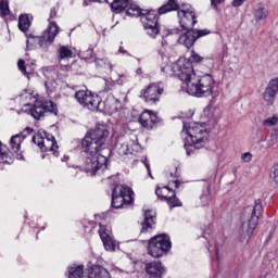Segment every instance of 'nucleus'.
<instances>
[{"instance_id": "nucleus-43", "label": "nucleus", "mask_w": 278, "mask_h": 278, "mask_svg": "<svg viewBox=\"0 0 278 278\" xmlns=\"http://www.w3.org/2000/svg\"><path fill=\"white\" fill-rule=\"evenodd\" d=\"M210 30L207 29H200V30H195V38L197 40H199V38H203V36H208Z\"/></svg>"}, {"instance_id": "nucleus-53", "label": "nucleus", "mask_w": 278, "mask_h": 278, "mask_svg": "<svg viewBox=\"0 0 278 278\" xmlns=\"http://www.w3.org/2000/svg\"><path fill=\"white\" fill-rule=\"evenodd\" d=\"M225 0H211V4L215 8H218V5H220V3H223Z\"/></svg>"}, {"instance_id": "nucleus-19", "label": "nucleus", "mask_w": 278, "mask_h": 278, "mask_svg": "<svg viewBox=\"0 0 278 278\" xmlns=\"http://www.w3.org/2000/svg\"><path fill=\"white\" fill-rule=\"evenodd\" d=\"M185 34L180 35L178 38L179 45H184L187 49L194 47L197 42V30L193 28L185 29Z\"/></svg>"}, {"instance_id": "nucleus-59", "label": "nucleus", "mask_w": 278, "mask_h": 278, "mask_svg": "<svg viewBox=\"0 0 278 278\" xmlns=\"http://www.w3.org/2000/svg\"><path fill=\"white\" fill-rule=\"evenodd\" d=\"M136 73H137V75H142V68H137V71H136Z\"/></svg>"}, {"instance_id": "nucleus-40", "label": "nucleus", "mask_w": 278, "mask_h": 278, "mask_svg": "<svg viewBox=\"0 0 278 278\" xmlns=\"http://www.w3.org/2000/svg\"><path fill=\"white\" fill-rule=\"evenodd\" d=\"M168 49V41L166 39H162L161 49H159L160 55H166V50Z\"/></svg>"}, {"instance_id": "nucleus-23", "label": "nucleus", "mask_w": 278, "mask_h": 278, "mask_svg": "<svg viewBox=\"0 0 278 278\" xmlns=\"http://www.w3.org/2000/svg\"><path fill=\"white\" fill-rule=\"evenodd\" d=\"M143 217L144 220L141 223V233H147V231H151L153 225H155V213L151 210L144 211Z\"/></svg>"}, {"instance_id": "nucleus-34", "label": "nucleus", "mask_w": 278, "mask_h": 278, "mask_svg": "<svg viewBox=\"0 0 278 278\" xmlns=\"http://www.w3.org/2000/svg\"><path fill=\"white\" fill-rule=\"evenodd\" d=\"M59 60H68L73 58V50L68 48V46H62L59 51Z\"/></svg>"}, {"instance_id": "nucleus-35", "label": "nucleus", "mask_w": 278, "mask_h": 278, "mask_svg": "<svg viewBox=\"0 0 278 278\" xmlns=\"http://www.w3.org/2000/svg\"><path fill=\"white\" fill-rule=\"evenodd\" d=\"M216 114V108L213 106V104H208L204 110H203V116L205 118H208V121H212Z\"/></svg>"}, {"instance_id": "nucleus-14", "label": "nucleus", "mask_w": 278, "mask_h": 278, "mask_svg": "<svg viewBox=\"0 0 278 278\" xmlns=\"http://www.w3.org/2000/svg\"><path fill=\"white\" fill-rule=\"evenodd\" d=\"M144 270L150 278H163L166 275V268L160 261L144 263Z\"/></svg>"}, {"instance_id": "nucleus-50", "label": "nucleus", "mask_w": 278, "mask_h": 278, "mask_svg": "<svg viewBox=\"0 0 278 278\" xmlns=\"http://www.w3.org/2000/svg\"><path fill=\"white\" fill-rule=\"evenodd\" d=\"M155 194L159 199H161L162 201H164V192L162 191V188L157 187L156 190H155Z\"/></svg>"}, {"instance_id": "nucleus-9", "label": "nucleus", "mask_w": 278, "mask_h": 278, "mask_svg": "<svg viewBox=\"0 0 278 278\" xmlns=\"http://www.w3.org/2000/svg\"><path fill=\"white\" fill-rule=\"evenodd\" d=\"M23 111L30 114L35 121H42L47 112L58 116V106L55 103H53V101H37L28 109H23Z\"/></svg>"}, {"instance_id": "nucleus-27", "label": "nucleus", "mask_w": 278, "mask_h": 278, "mask_svg": "<svg viewBox=\"0 0 278 278\" xmlns=\"http://www.w3.org/2000/svg\"><path fill=\"white\" fill-rule=\"evenodd\" d=\"M14 160L12 159V152L8 146L0 141V164H12Z\"/></svg>"}, {"instance_id": "nucleus-15", "label": "nucleus", "mask_w": 278, "mask_h": 278, "mask_svg": "<svg viewBox=\"0 0 278 278\" xmlns=\"http://www.w3.org/2000/svg\"><path fill=\"white\" fill-rule=\"evenodd\" d=\"M98 233L103 242L105 251H116V243L112 239V231L108 226L99 225Z\"/></svg>"}, {"instance_id": "nucleus-63", "label": "nucleus", "mask_w": 278, "mask_h": 278, "mask_svg": "<svg viewBox=\"0 0 278 278\" xmlns=\"http://www.w3.org/2000/svg\"><path fill=\"white\" fill-rule=\"evenodd\" d=\"M163 189H164V190H170L168 187H164Z\"/></svg>"}, {"instance_id": "nucleus-37", "label": "nucleus", "mask_w": 278, "mask_h": 278, "mask_svg": "<svg viewBox=\"0 0 278 278\" xmlns=\"http://www.w3.org/2000/svg\"><path fill=\"white\" fill-rule=\"evenodd\" d=\"M277 123H278V117L271 116V117L266 118L263 122V127H275L277 125Z\"/></svg>"}, {"instance_id": "nucleus-1", "label": "nucleus", "mask_w": 278, "mask_h": 278, "mask_svg": "<svg viewBox=\"0 0 278 278\" xmlns=\"http://www.w3.org/2000/svg\"><path fill=\"white\" fill-rule=\"evenodd\" d=\"M110 131L103 126L89 130L83 139L81 147L86 157L83 169L89 177L102 175L108 169V157L112 155V150L105 148V140Z\"/></svg>"}, {"instance_id": "nucleus-31", "label": "nucleus", "mask_w": 278, "mask_h": 278, "mask_svg": "<svg viewBox=\"0 0 278 278\" xmlns=\"http://www.w3.org/2000/svg\"><path fill=\"white\" fill-rule=\"evenodd\" d=\"M31 27V21H29V15H21L18 18V29L26 34Z\"/></svg>"}, {"instance_id": "nucleus-26", "label": "nucleus", "mask_w": 278, "mask_h": 278, "mask_svg": "<svg viewBox=\"0 0 278 278\" xmlns=\"http://www.w3.org/2000/svg\"><path fill=\"white\" fill-rule=\"evenodd\" d=\"M202 238H204L207 241L208 252L211 253V255L215 252L216 260L218 262L219 257H218V245L216 244V238L210 235V230L204 231L202 235Z\"/></svg>"}, {"instance_id": "nucleus-3", "label": "nucleus", "mask_w": 278, "mask_h": 278, "mask_svg": "<svg viewBox=\"0 0 278 278\" xmlns=\"http://www.w3.org/2000/svg\"><path fill=\"white\" fill-rule=\"evenodd\" d=\"M182 131L187 134V138L185 139L187 155H194L199 149H203L207 130L202 125L194 122H184Z\"/></svg>"}, {"instance_id": "nucleus-7", "label": "nucleus", "mask_w": 278, "mask_h": 278, "mask_svg": "<svg viewBox=\"0 0 278 278\" xmlns=\"http://www.w3.org/2000/svg\"><path fill=\"white\" fill-rule=\"evenodd\" d=\"M173 248V243H170V237L167 235H157L150 239L148 244V253L151 257H164Z\"/></svg>"}, {"instance_id": "nucleus-32", "label": "nucleus", "mask_w": 278, "mask_h": 278, "mask_svg": "<svg viewBox=\"0 0 278 278\" xmlns=\"http://www.w3.org/2000/svg\"><path fill=\"white\" fill-rule=\"evenodd\" d=\"M94 64L98 65L100 68H108V71L110 72L114 71V66L112 65L110 60H108V58H96Z\"/></svg>"}, {"instance_id": "nucleus-44", "label": "nucleus", "mask_w": 278, "mask_h": 278, "mask_svg": "<svg viewBox=\"0 0 278 278\" xmlns=\"http://www.w3.org/2000/svg\"><path fill=\"white\" fill-rule=\"evenodd\" d=\"M271 178L276 184H278V164H274L273 166Z\"/></svg>"}, {"instance_id": "nucleus-6", "label": "nucleus", "mask_w": 278, "mask_h": 278, "mask_svg": "<svg viewBox=\"0 0 278 278\" xmlns=\"http://www.w3.org/2000/svg\"><path fill=\"white\" fill-rule=\"evenodd\" d=\"M264 214V206L262 200H255L253 206H247L241 214V231L243 236L251 238L255 229H257V223H260V216Z\"/></svg>"}, {"instance_id": "nucleus-16", "label": "nucleus", "mask_w": 278, "mask_h": 278, "mask_svg": "<svg viewBox=\"0 0 278 278\" xmlns=\"http://www.w3.org/2000/svg\"><path fill=\"white\" fill-rule=\"evenodd\" d=\"M278 94V77L271 79L264 93H263V99L267 103V105H273L275 103V99H277Z\"/></svg>"}, {"instance_id": "nucleus-55", "label": "nucleus", "mask_w": 278, "mask_h": 278, "mask_svg": "<svg viewBox=\"0 0 278 278\" xmlns=\"http://www.w3.org/2000/svg\"><path fill=\"white\" fill-rule=\"evenodd\" d=\"M85 232L92 233V224H89V226H85Z\"/></svg>"}, {"instance_id": "nucleus-2", "label": "nucleus", "mask_w": 278, "mask_h": 278, "mask_svg": "<svg viewBox=\"0 0 278 278\" xmlns=\"http://www.w3.org/2000/svg\"><path fill=\"white\" fill-rule=\"evenodd\" d=\"M162 73H168L172 71L173 74L182 81L187 94L191 97L204 98L212 97L214 92V78L212 75L206 74L203 76L197 75L194 72V67L190 61H186V59H180L173 65H167L161 67Z\"/></svg>"}, {"instance_id": "nucleus-30", "label": "nucleus", "mask_w": 278, "mask_h": 278, "mask_svg": "<svg viewBox=\"0 0 278 278\" xmlns=\"http://www.w3.org/2000/svg\"><path fill=\"white\" fill-rule=\"evenodd\" d=\"M129 5V0H114L111 3V10L115 14H121Z\"/></svg>"}, {"instance_id": "nucleus-47", "label": "nucleus", "mask_w": 278, "mask_h": 278, "mask_svg": "<svg viewBox=\"0 0 278 278\" xmlns=\"http://www.w3.org/2000/svg\"><path fill=\"white\" fill-rule=\"evenodd\" d=\"M104 83H105V87H104L105 92H110V90H112V88L114 87V83L110 79H104Z\"/></svg>"}, {"instance_id": "nucleus-29", "label": "nucleus", "mask_w": 278, "mask_h": 278, "mask_svg": "<svg viewBox=\"0 0 278 278\" xmlns=\"http://www.w3.org/2000/svg\"><path fill=\"white\" fill-rule=\"evenodd\" d=\"M22 103H24V110L31 108V103L38 102V99L34 93L29 91H24L21 96Z\"/></svg>"}, {"instance_id": "nucleus-33", "label": "nucleus", "mask_w": 278, "mask_h": 278, "mask_svg": "<svg viewBox=\"0 0 278 278\" xmlns=\"http://www.w3.org/2000/svg\"><path fill=\"white\" fill-rule=\"evenodd\" d=\"M163 201H166L167 205L170 207V210H173V207H181V205H184L181 203V201L179 200V198H177L176 194L172 195V197H163Z\"/></svg>"}, {"instance_id": "nucleus-39", "label": "nucleus", "mask_w": 278, "mask_h": 278, "mask_svg": "<svg viewBox=\"0 0 278 278\" xmlns=\"http://www.w3.org/2000/svg\"><path fill=\"white\" fill-rule=\"evenodd\" d=\"M17 66L22 75H25V77H29V74L27 73V67L25 66V61L23 59L18 60Z\"/></svg>"}, {"instance_id": "nucleus-18", "label": "nucleus", "mask_w": 278, "mask_h": 278, "mask_svg": "<svg viewBox=\"0 0 278 278\" xmlns=\"http://www.w3.org/2000/svg\"><path fill=\"white\" fill-rule=\"evenodd\" d=\"M138 122L146 129H153V125H157V123H160V117L151 113V111H143L140 114Z\"/></svg>"}, {"instance_id": "nucleus-12", "label": "nucleus", "mask_w": 278, "mask_h": 278, "mask_svg": "<svg viewBox=\"0 0 278 278\" xmlns=\"http://www.w3.org/2000/svg\"><path fill=\"white\" fill-rule=\"evenodd\" d=\"M162 92H164V84L154 83L151 84L146 90H142L140 97L144 99L146 103L155 104L157 101H160Z\"/></svg>"}, {"instance_id": "nucleus-5", "label": "nucleus", "mask_w": 278, "mask_h": 278, "mask_svg": "<svg viewBox=\"0 0 278 278\" xmlns=\"http://www.w3.org/2000/svg\"><path fill=\"white\" fill-rule=\"evenodd\" d=\"M58 16V11L55 8L50 10V17L48 18L49 21V26L48 28L43 31L42 36H36L33 34H26V45L29 47V45H36V42L39 43V47L43 49V51H47L51 45H53L55 37L58 34H60V27L58 24L53 21L52 18H55Z\"/></svg>"}, {"instance_id": "nucleus-61", "label": "nucleus", "mask_w": 278, "mask_h": 278, "mask_svg": "<svg viewBox=\"0 0 278 278\" xmlns=\"http://www.w3.org/2000/svg\"><path fill=\"white\" fill-rule=\"evenodd\" d=\"M68 160H70L68 156H64V157L62 159V162H68Z\"/></svg>"}, {"instance_id": "nucleus-56", "label": "nucleus", "mask_w": 278, "mask_h": 278, "mask_svg": "<svg viewBox=\"0 0 278 278\" xmlns=\"http://www.w3.org/2000/svg\"><path fill=\"white\" fill-rule=\"evenodd\" d=\"M45 86H46V89H47V92H53V88L49 87V81H46L45 83Z\"/></svg>"}, {"instance_id": "nucleus-11", "label": "nucleus", "mask_w": 278, "mask_h": 278, "mask_svg": "<svg viewBox=\"0 0 278 278\" xmlns=\"http://www.w3.org/2000/svg\"><path fill=\"white\" fill-rule=\"evenodd\" d=\"M179 25L181 29H192L197 25V13L192 5L182 3L178 11Z\"/></svg>"}, {"instance_id": "nucleus-62", "label": "nucleus", "mask_w": 278, "mask_h": 278, "mask_svg": "<svg viewBox=\"0 0 278 278\" xmlns=\"http://www.w3.org/2000/svg\"><path fill=\"white\" fill-rule=\"evenodd\" d=\"M109 179H114L115 181L118 179L117 176H112V177H109Z\"/></svg>"}, {"instance_id": "nucleus-52", "label": "nucleus", "mask_w": 278, "mask_h": 278, "mask_svg": "<svg viewBox=\"0 0 278 278\" xmlns=\"http://www.w3.org/2000/svg\"><path fill=\"white\" fill-rule=\"evenodd\" d=\"M179 175H181V173L179 172V168H177V167L175 168L174 173L173 172L170 173V177L173 179H178Z\"/></svg>"}, {"instance_id": "nucleus-57", "label": "nucleus", "mask_w": 278, "mask_h": 278, "mask_svg": "<svg viewBox=\"0 0 278 278\" xmlns=\"http://www.w3.org/2000/svg\"><path fill=\"white\" fill-rule=\"evenodd\" d=\"M123 81H127V76H125V75L121 76L118 84H123Z\"/></svg>"}, {"instance_id": "nucleus-36", "label": "nucleus", "mask_w": 278, "mask_h": 278, "mask_svg": "<svg viewBox=\"0 0 278 278\" xmlns=\"http://www.w3.org/2000/svg\"><path fill=\"white\" fill-rule=\"evenodd\" d=\"M10 14V5L8 0H0V16L5 17Z\"/></svg>"}, {"instance_id": "nucleus-42", "label": "nucleus", "mask_w": 278, "mask_h": 278, "mask_svg": "<svg viewBox=\"0 0 278 278\" xmlns=\"http://www.w3.org/2000/svg\"><path fill=\"white\" fill-rule=\"evenodd\" d=\"M93 53L94 51L92 49H88L86 52H83L80 56L83 58V60H92Z\"/></svg>"}, {"instance_id": "nucleus-22", "label": "nucleus", "mask_w": 278, "mask_h": 278, "mask_svg": "<svg viewBox=\"0 0 278 278\" xmlns=\"http://www.w3.org/2000/svg\"><path fill=\"white\" fill-rule=\"evenodd\" d=\"M142 147L136 141H130L128 143H124L118 148L119 155H134L135 153L140 152Z\"/></svg>"}, {"instance_id": "nucleus-38", "label": "nucleus", "mask_w": 278, "mask_h": 278, "mask_svg": "<svg viewBox=\"0 0 278 278\" xmlns=\"http://www.w3.org/2000/svg\"><path fill=\"white\" fill-rule=\"evenodd\" d=\"M203 60H205V58L199 55V53H197V52H192L189 58V61H190L189 64H192V62L201 64V62H203Z\"/></svg>"}, {"instance_id": "nucleus-28", "label": "nucleus", "mask_w": 278, "mask_h": 278, "mask_svg": "<svg viewBox=\"0 0 278 278\" xmlns=\"http://www.w3.org/2000/svg\"><path fill=\"white\" fill-rule=\"evenodd\" d=\"M67 278H84V265H73L67 268Z\"/></svg>"}, {"instance_id": "nucleus-13", "label": "nucleus", "mask_w": 278, "mask_h": 278, "mask_svg": "<svg viewBox=\"0 0 278 278\" xmlns=\"http://www.w3.org/2000/svg\"><path fill=\"white\" fill-rule=\"evenodd\" d=\"M29 134H34V129L27 127L23 132H20L15 136L11 137L10 140V147H11V153H16L17 160H24L23 154L18 153L21 151V144L29 136Z\"/></svg>"}, {"instance_id": "nucleus-24", "label": "nucleus", "mask_w": 278, "mask_h": 278, "mask_svg": "<svg viewBox=\"0 0 278 278\" xmlns=\"http://www.w3.org/2000/svg\"><path fill=\"white\" fill-rule=\"evenodd\" d=\"M268 9H266V5H264V3H258L253 10V16L256 23L266 21V18H268Z\"/></svg>"}, {"instance_id": "nucleus-21", "label": "nucleus", "mask_w": 278, "mask_h": 278, "mask_svg": "<svg viewBox=\"0 0 278 278\" xmlns=\"http://www.w3.org/2000/svg\"><path fill=\"white\" fill-rule=\"evenodd\" d=\"M87 273L88 278H112L110 271H108V269L101 265H90L87 268Z\"/></svg>"}, {"instance_id": "nucleus-17", "label": "nucleus", "mask_w": 278, "mask_h": 278, "mask_svg": "<svg viewBox=\"0 0 278 278\" xmlns=\"http://www.w3.org/2000/svg\"><path fill=\"white\" fill-rule=\"evenodd\" d=\"M119 103L118 99L109 94L104 101L101 100V109H97L96 111L106 112V114H115V112H118Z\"/></svg>"}, {"instance_id": "nucleus-20", "label": "nucleus", "mask_w": 278, "mask_h": 278, "mask_svg": "<svg viewBox=\"0 0 278 278\" xmlns=\"http://www.w3.org/2000/svg\"><path fill=\"white\" fill-rule=\"evenodd\" d=\"M33 142L39 147L41 151H58V141L45 140V137L37 135L33 137Z\"/></svg>"}, {"instance_id": "nucleus-49", "label": "nucleus", "mask_w": 278, "mask_h": 278, "mask_svg": "<svg viewBox=\"0 0 278 278\" xmlns=\"http://www.w3.org/2000/svg\"><path fill=\"white\" fill-rule=\"evenodd\" d=\"M244 1L247 0H233L232 1V8H240L244 4Z\"/></svg>"}, {"instance_id": "nucleus-48", "label": "nucleus", "mask_w": 278, "mask_h": 278, "mask_svg": "<svg viewBox=\"0 0 278 278\" xmlns=\"http://www.w3.org/2000/svg\"><path fill=\"white\" fill-rule=\"evenodd\" d=\"M143 164L148 170L149 177H151V179H153V175L151 174V165L149 164V161H147V159L143 161Z\"/></svg>"}, {"instance_id": "nucleus-58", "label": "nucleus", "mask_w": 278, "mask_h": 278, "mask_svg": "<svg viewBox=\"0 0 278 278\" xmlns=\"http://www.w3.org/2000/svg\"><path fill=\"white\" fill-rule=\"evenodd\" d=\"M174 186L175 188H179V186H181V182H179V180H174Z\"/></svg>"}, {"instance_id": "nucleus-4", "label": "nucleus", "mask_w": 278, "mask_h": 278, "mask_svg": "<svg viewBox=\"0 0 278 278\" xmlns=\"http://www.w3.org/2000/svg\"><path fill=\"white\" fill-rule=\"evenodd\" d=\"M127 16H140L147 36L156 38L160 36V16L155 11L141 10L137 4H130L126 11Z\"/></svg>"}, {"instance_id": "nucleus-8", "label": "nucleus", "mask_w": 278, "mask_h": 278, "mask_svg": "<svg viewBox=\"0 0 278 278\" xmlns=\"http://www.w3.org/2000/svg\"><path fill=\"white\" fill-rule=\"evenodd\" d=\"M134 203V190L127 186L116 185L112 191V207L121 210Z\"/></svg>"}, {"instance_id": "nucleus-45", "label": "nucleus", "mask_w": 278, "mask_h": 278, "mask_svg": "<svg viewBox=\"0 0 278 278\" xmlns=\"http://www.w3.org/2000/svg\"><path fill=\"white\" fill-rule=\"evenodd\" d=\"M241 160L242 162L249 163L253 160V154H251L250 152H245L241 155Z\"/></svg>"}, {"instance_id": "nucleus-54", "label": "nucleus", "mask_w": 278, "mask_h": 278, "mask_svg": "<svg viewBox=\"0 0 278 278\" xmlns=\"http://www.w3.org/2000/svg\"><path fill=\"white\" fill-rule=\"evenodd\" d=\"M43 140L55 141V137L51 134L45 132Z\"/></svg>"}, {"instance_id": "nucleus-51", "label": "nucleus", "mask_w": 278, "mask_h": 278, "mask_svg": "<svg viewBox=\"0 0 278 278\" xmlns=\"http://www.w3.org/2000/svg\"><path fill=\"white\" fill-rule=\"evenodd\" d=\"M105 1H108V0H85L84 5H88L89 3H92V2H94V3H105Z\"/></svg>"}, {"instance_id": "nucleus-41", "label": "nucleus", "mask_w": 278, "mask_h": 278, "mask_svg": "<svg viewBox=\"0 0 278 278\" xmlns=\"http://www.w3.org/2000/svg\"><path fill=\"white\" fill-rule=\"evenodd\" d=\"M200 199L202 205H210V203L212 202V195H210V193L202 194Z\"/></svg>"}, {"instance_id": "nucleus-25", "label": "nucleus", "mask_w": 278, "mask_h": 278, "mask_svg": "<svg viewBox=\"0 0 278 278\" xmlns=\"http://www.w3.org/2000/svg\"><path fill=\"white\" fill-rule=\"evenodd\" d=\"M181 4L177 0H168L167 3L159 8V14H167V12H179Z\"/></svg>"}, {"instance_id": "nucleus-46", "label": "nucleus", "mask_w": 278, "mask_h": 278, "mask_svg": "<svg viewBox=\"0 0 278 278\" xmlns=\"http://www.w3.org/2000/svg\"><path fill=\"white\" fill-rule=\"evenodd\" d=\"M277 142V135H271L270 139L267 140V147L268 149L275 147V143Z\"/></svg>"}, {"instance_id": "nucleus-10", "label": "nucleus", "mask_w": 278, "mask_h": 278, "mask_svg": "<svg viewBox=\"0 0 278 278\" xmlns=\"http://www.w3.org/2000/svg\"><path fill=\"white\" fill-rule=\"evenodd\" d=\"M75 99L83 108H87L91 112L101 110V98L92 94V91L78 90L75 92Z\"/></svg>"}, {"instance_id": "nucleus-60", "label": "nucleus", "mask_w": 278, "mask_h": 278, "mask_svg": "<svg viewBox=\"0 0 278 278\" xmlns=\"http://www.w3.org/2000/svg\"><path fill=\"white\" fill-rule=\"evenodd\" d=\"M119 53H127V51L125 49H123V47L119 48Z\"/></svg>"}]
</instances>
